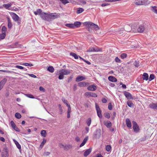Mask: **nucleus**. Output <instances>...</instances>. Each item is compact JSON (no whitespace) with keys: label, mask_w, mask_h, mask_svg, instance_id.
<instances>
[{"label":"nucleus","mask_w":157,"mask_h":157,"mask_svg":"<svg viewBox=\"0 0 157 157\" xmlns=\"http://www.w3.org/2000/svg\"><path fill=\"white\" fill-rule=\"evenodd\" d=\"M59 17V14L56 13H48V21L57 18Z\"/></svg>","instance_id":"nucleus-3"},{"label":"nucleus","mask_w":157,"mask_h":157,"mask_svg":"<svg viewBox=\"0 0 157 157\" xmlns=\"http://www.w3.org/2000/svg\"><path fill=\"white\" fill-rule=\"evenodd\" d=\"M105 116L107 118H109L110 117V114L109 113H106L105 114Z\"/></svg>","instance_id":"nucleus-58"},{"label":"nucleus","mask_w":157,"mask_h":157,"mask_svg":"<svg viewBox=\"0 0 157 157\" xmlns=\"http://www.w3.org/2000/svg\"><path fill=\"white\" fill-rule=\"evenodd\" d=\"M157 7L156 6H152V11L155 13L157 14V10L156 8Z\"/></svg>","instance_id":"nucleus-48"},{"label":"nucleus","mask_w":157,"mask_h":157,"mask_svg":"<svg viewBox=\"0 0 157 157\" xmlns=\"http://www.w3.org/2000/svg\"><path fill=\"white\" fill-rule=\"evenodd\" d=\"M23 47V46L21 44H19L18 42H16L13 44L10 45V48H22Z\"/></svg>","instance_id":"nucleus-9"},{"label":"nucleus","mask_w":157,"mask_h":157,"mask_svg":"<svg viewBox=\"0 0 157 157\" xmlns=\"http://www.w3.org/2000/svg\"><path fill=\"white\" fill-rule=\"evenodd\" d=\"M104 124L108 128H109L112 126L111 122L110 121H104Z\"/></svg>","instance_id":"nucleus-25"},{"label":"nucleus","mask_w":157,"mask_h":157,"mask_svg":"<svg viewBox=\"0 0 157 157\" xmlns=\"http://www.w3.org/2000/svg\"><path fill=\"white\" fill-rule=\"evenodd\" d=\"M89 85L88 82H81L78 83V86L79 87H85L88 86Z\"/></svg>","instance_id":"nucleus-17"},{"label":"nucleus","mask_w":157,"mask_h":157,"mask_svg":"<svg viewBox=\"0 0 157 157\" xmlns=\"http://www.w3.org/2000/svg\"><path fill=\"white\" fill-rule=\"evenodd\" d=\"M10 15L11 16L12 19L15 21H17L19 20V17L14 13L10 12Z\"/></svg>","instance_id":"nucleus-11"},{"label":"nucleus","mask_w":157,"mask_h":157,"mask_svg":"<svg viewBox=\"0 0 157 157\" xmlns=\"http://www.w3.org/2000/svg\"><path fill=\"white\" fill-rule=\"evenodd\" d=\"M3 6L6 9L9 10L10 7V4H4Z\"/></svg>","instance_id":"nucleus-53"},{"label":"nucleus","mask_w":157,"mask_h":157,"mask_svg":"<svg viewBox=\"0 0 157 157\" xmlns=\"http://www.w3.org/2000/svg\"><path fill=\"white\" fill-rule=\"evenodd\" d=\"M109 4H108V3H102L101 4V6L102 7H104L106 6L109 5Z\"/></svg>","instance_id":"nucleus-62"},{"label":"nucleus","mask_w":157,"mask_h":157,"mask_svg":"<svg viewBox=\"0 0 157 157\" xmlns=\"http://www.w3.org/2000/svg\"><path fill=\"white\" fill-rule=\"evenodd\" d=\"M92 149L90 148L86 150L84 153V155L85 157H86L88 156L91 152Z\"/></svg>","instance_id":"nucleus-21"},{"label":"nucleus","mask_w":157,"mask_h":157,"mask_svg":"<svg viewBox=\"0 0 157 157\" xmlns=\"http://www.w3.org/2000/svg\"><path fill=\"white\" fill-rule=\"evenodd\" d=\"M2 157H9L8 150L6 147H4L2 154Z\"/></svg>","instance_id":"nucleus-7"},{"label":"nucleus","mask_w":157,"mask_h":157,"mask_svg":"<svg viewBox=\"0 0 157 157\" xmlns=\"http://www.w3.org/2000/svg\"><path fill=\"white\" fill-rule=\"evenodd\" d=\"M91 122V119L90 118H88L86 121V123L87 125L88 126H90Z\"/></svg>","instance_id":"nucleus-37"},{"label":"nucleus","mask_w":157,"mask_h":157,"mask_svg":"<svg viewBox=\"0 0 157 157\" xmlns=\"http://www.w3.org/2000/svg\"><path fill=\"white\" fill-rule=\"evenodd\" d=\"M85 79V78L84 77L81 76H79L76 78V81L77 82H79Z\"/></svg>","instance_id":"nucleus-24"},{"label":"nucleus","mask_w":157,"mask_h":157,"mask_svg":"<svg viewBox=\"0 0 157 157\" xmlns=\"http://www.w3.org/2000/svg\"><path fill=\"white\" fill-rule=\"evenodd\" d=\"M87 89L89 90L94 91L97 89V86L94 85H91L89 86Z\"/></svg>","instance_id":"nucleus-15"},{"label":"nucleus","mask_w":157,"mask_h":157,"mask_svg":"<svg viewBox=\"0 0 157 157\" xmlns=\"http://www.w3.org/2000/svg\"><path fill=\"white\" fill-rule=\"evenodd\" d=\"M115 61L116 62L121 63V60L118 57L115 58Z\"/></svg>","instance_id":"nucleus-59"},{"label":"nucleus","mask_w":157,"mask_h":157,"mask_svg":"<svg viewBox=\"0 0 157 157\" xmlns=\"http://www.w3.org/2000/svg\"><path fill=\"white\" fill-rule=\"evenodd\" d=\"M10 124L13 128L15 131L18 132H19L20 131V129L16 126L15 124L13 121H10Z\"/></svg>","instance_id":"nucleus-12"},{"label":"nucleus","mask_w":157,"mask_h":157,"mask_svg":"<svg viewBox=\"0 0 157 157\" xmlns=\"http://www.w3.org/2000/svg\"><path fill=\"white\" fill-rule=\"evenodd\" d=\"M106 149L107 151H109L111 148V147L110 145H107L106 147Z\"/></svg>","instance_id":"nucleus-51"},{"label":"nucleus","mask_w":157,"mask_h":157,"mask_svg":"<svg viewBox=\"0 0 157 157\" xmlns=\"http://www.w3.org/2000/svg\"><path fill=\"white\" fill-rule=\"evenodd\" d=\"M46 139L45 138H44L43 140L42 141V142L40 145V147H41V148H42L44 145V144L46 143Z\"/></svg>","instance_id":"nucleus-36"},{"label":"nucleus","mask_w":157,"mask_h":157,"mask_svg":"<svg viewBox=\"0 0 157 157\" xmlns=\"http://www.w3.org/2000/svg\"><path fill=\"white\" fill-rule=\"evenodd\" d=\"M95 108L97 111L98 116L100 118H102V116L101 113V111L99 105H97V103H96L95 104Z\"/></svg>","instance_id":"nucleus-8"},{"label":"nucleus","mask_w":157,"mask_h":157,"mask_svg":"<svg viewBox=\"0 0 157 157\" xmlns=\"http://www.w3.org/2000/svg\"><path fill=\"white\" fill-rule=\"evenodd\" d=\"M42 12V10L40 9H37L36 11H34V13L36 15H40Z\"/></svg>","instance_id":"nucleus-28"},{"label":"nucleus","mask_w":157,"mask_h":157,"mask_svg":"<svg viewBox=\"0 0 157 157\" xmlns=\"http://www.w3.org/2000/svg\"><path fill=\"white\" fill-rule=\"evenodd\" d=\"M84 11V9L81 8H78L77 9V13L79 14Z\"/></svg>","instance_id":"nucleus-38"},{"label":"nucleus","mask_w":157,"mask_h":157,"mask_svg":"<svg viewBox=\"0 0 157 157\" xmlns=\"http://www.w3.org/2000/svg\"><path fill=\"white\" fill-rule=\"evenodd\" d=\"M81 24V22L79 21H76L75 22L74 24V28L75 27L77 28L79 27L80 26Z\"/></svg>","instance_id":"nucleus-31"},{"label":"nucleus","mask_w":157,"mask_h":157,"mask_svg":"<svg viewBox=\"0 0 157 157\" xmlns=\"http://www.w3.org/2000/svg\"><path fill=\"white\" fill-rule=\"evenodd\" d=\"M6 36L5 33H2L0 34V39H3L5 38Z\"/></svg>","instance_id":"nucleus-46"},{"label":"nucleus","mask_w":157,"mask_h":157,"mask_svg":"<svg viewBox=\"0 0 157 157\" xmlns=\"http://www.w3.org/2000/svg\"><path fill=\"white\" fill-rule=\"evenodd\" d=\"M127 104L128 106L130 107H133L134 106L133 103L130 101L127 102Z\"/></svg>","instance_id":"nucleus-43"},{"label":"nucleus","mask_w":157,"mask_h":157,"mask_svg":"<svg viewBox=\"0 0 157 157\" xmlns=\"http://www.w3.org/2000/svg\"><path fill=\"white\" fill-rule=\"evenodd\" d=\"M62 2L63 4H67L68 3V1L67 0H59Z\"/></svg>","instance_id":"nucleus-57"},{"label":"nucleus","mask_w":157,"mask_h":157,"mask_svg":"<svg viewBox=\"0 0 157 157\" xmlns=\"http://www.w3.org/2000/svg\"><path fill=\"white\" fill-rule=\"evenodd\" d=\"M148 75L146 73H144L143 75V80L147 81L148 79Z\"/></svg>","instance_id":"nucleus-29"},{"label":"nucleus","mask_w":157,"mask_h":157,"mask_svg":"<svg viewBox=\"0 0 157 157\" xmlns=\"http://www.w3.org/2000/svg\"><path fill=\"white\" fill-rule=\"evenodd\" d=\"M62 100L63 102L68 107V108L71 107L70 105L69 104V103L65 99L64 97L62 98Z\"/></svg>","instance_id":"nucleus-22"},{"label":"nucleus","mask_w":157,"mask_h":157,"mask_svg":"<svg viewBox=\"0 0 157 157\" xmlns=\"http://www.w3.org/2000/svg\"><path fill=\"white\" fill-rule=\"evenodd\" d=\"M65 26L71 28H74V24H66Z\"/></svg>","instance_id":"nucleus-41"},{"label":"nucleus","mask_w":157,"mask_h":157,"mask_svg":"<svg viewBox=\"0 0 157 157\" xmlns=\"http://www.w3.org/2000/svg\"><path fill=\"white\" fill-rule=\"evenodd\" d=\"M14 67L18 68L20 69H24V67H23L21 66L15 65L13 67V65L12 66L10 65V69L12 68V70H13L14 69L13 68V67Z\"/></svg>","instance_id":"nucleus-33"},{"label":"nucleus","mask_w":157,"mask_h":157,"mask_svg":"<svg viewBox=\"0 0 157 157\" xmlns=\"http://www.w3.org/2000/svg\"><path fill=\"white\" fill-rule=\"evenodd\" d=\"M124 95L128 99H133V98L131 94L129 92H125L124 93Z\"/></svg>","instance_id":"nucleus-16"},{"label":"nucleus","mask_w":157,"mask_h":157,"mask_svg":"<svg viewBox=\"0 0 157 157\" xmlns=\"http://www.w3.org/2000/svg\"><path fill=\"white\" fill-rule=\"evenodd\" d=\"M109 80L112 82H116L117 81V79L115 77L112 76H110L108 77Z\"/></svg>","instance_id":"nucleus-27"},{"label":"nucleus","mask_w":157,"mask_h":157,"mask_svg":"<svg viewBox=\"0 0 157 157\" xmlns=\"http://www.w3.org/2000/svg\"><path fill=\"white\" fill-rule=\"evenodd\" d=\"M54 70V68L52 66H49L47 68V70L51 73L53 72Z\"/></svg>","instance_id":"nucleus-34"},{"label":"nucleus","mask_w":157,"mask_h":157,"mask_svg":"<svg viewBox=\"0 0 157 157\" xmlns=\"http://www.w3.org/2000/svg\"><path fill=\"white\" fill-rule=\"evenodd\" d=\"M7 81V79L4 78L0 82V91L2 89Z\"/></svg>","instance_id":"nucleus-14"},{"label":"nucleus","mask_w":157,"mask_h":157,"mask_svg":"<svg viewBox=\"0 0 157 157\" xmlns=\"http://www.w3.org/2000/svg\"><path fill=\"white\" fill-rule=\"evenodd\" d=\"M50 154V152H49L46 151L45 152L44 154V156H48Z\"/></svg>","instance_id":"nucleus-60"},{"label":"nucleus","mask_w":157,"mask_h":157,"mask_svg":"<svg viewBox=\"0 0 157 157\" xmlns=\"http://www.w3.org/2000/svg\"><path fill=\"white\" fill-rule=\"evenodd\" d=\"M108 108L109 110H112L113 108V106L111 103L110 102L109 103Z\"/></svg>","instance_id":"nucleus-55"},{"label":"nucleus","mask_w":157,"mask_h":157,"mask_svg":"<svg viewBox=\"0 0 157 157\" xmlns=\"http://www.w3.org/2000/svg\"><path fill=\"white\" fill-rule=\"evenodd\" d=\"M101 49H95L94 48H90L89 49L87 50V52H98L101 51Z\"/></svg>","instance_id":"nucleus-19"},{"label":"nucleus","mask_w":157,"mask_h":157,"mask_svg":"<svg viewBox=\"0 0 157 157\" xmlns=\"http://www.w3.org/2000/svg\"><path fill=\"white\" fill-rule=\"evenodd\" d=\"M26 75H28L30 76V77L34 78H37V77L35 75H34L33 74H29V73H27L26 74Z\"/></svg>","instance_id":"nucleus-56"},{"label":"nucleus","mask_w":157,"mask_h":157,"mask_svg":"<svg viewBox=\"0 0 157 157\" xmlns=\"http://www.w3.org/2000/svg\"><path fill=\"white\" fill-rule=\"evenodd\" d=\"M71 112V108H68L67 111V117L68 118H69L70 117V114Z\"/></svg>","instance_id":"nucleus-35"},{"label":"nucleus","mask_w":157,"mask_h":157,"mask_svg":"<svg viewBox=\"0 0 157 157\" xmlns=\"http://www.w3.org/2000/svg\"><path fill=\"white\" fill-rule=\"evenodd\" d=\"M101 130L97 129L94 132L93 134V137L95 139H99L101 137Z\"/></svg>","instance_id":"nucleus-4"},{"label":"nucleus","mask_w":157,"mask_h":157,"mask_svg":"<svg viewBox=\"0 0 157 157\" xmlns=\"http://www.w3.org/2000/svg\"><path fill=\"white\" fill-rule=\"evenodd\" d=\"M127 56V54L125 53H123L121 55L120 57L122 59H124L126 58Z\"/></svg>","instance_id":"nucleus-47"},{"label":"nucleus","mask_w":157,"mask_h":157,"mask_svg":"<svg viewBox=\"0 0 157 157\" xmlns=\"http://www.w3.org/2000/svg\"><path fill=\"white\" fill-rule=\"evenodd\" d=\"M21 65L25 66H30L31 67L33 66V65L31 63H24L22 64H21Z\"/></svg>","instance_id":"nucleus-44"},{"label":"nucleus","mask_w":157,"mask_h":157,"mask_svg":"<svg viewBox=\"0 0 157 157\" xmlns=\"http://www.w3.org/2000/svg\"><path fill=\"white\" fill-rule=\"evenodd\" d=\"M83 24L86 27H93L95 30H97L99 29V27L97 25L91 22H85L83 23Z\"/></svg>","instance_id":"nucleus-2"},{"label":"nucleus","mask_w":157,"mask_h":157,"mask_svg":"<svg viewBox=\"0 0 157 157\" xmlns=\"http://www.w3.org/2000/svg\"><path fill=\"white\" fill-rule=\"evenodd\" d=\"M13 141L16 145L17 148L20 150H21V145L18 143V142L14 139H13Z\"/></svg>","instance_id":"nucleus-23"},{"label":"nucleus","mask_w":157,"mask_h":157,"mask_svg":"<svg viewBox=\"0 0 157 157\" xmlns=\"http://www.w3.org/2000/svg\"><path fill=\"white\" fill-rule=\"evenodd\" d=\"M77 89V86L76 84H74L73 86V90L74 91H75Z\"/></svg>","instance_id":"nucleus-63"},{"label":"nucleus","mask_w":157,"mask_h":157,"mask_svg":"<svg viewBox=\"0 0 157 157\" xmlns=\"http://www.w3.org/2000/svg\"><path fill=\"white\" fill-rule=\"evenodd\" d=\"M142 0H136L135 3L138 5H142Z\"/></svg>","instance_id":"nucleus-40"},{"label":"nucleus","mask_w":157,"mask_h":157,"mask_svg":"<svg viewBox=\"0 0 157 157\" xmlns=\"http://www.w3.org/2000/svg\"><path fill=\"white\" fill-rule=\"evenodd\" d=\"M155 77V76L154 74H151L150 75V77L149 78V81H151L152 80H153L154 79Z\"/></svg>","instance_id":"nucleus-49"},{"label":"nucleus","mask_w":157,"mask_h":157,"mask_svg":"<svg viewBox=\"0 0 157 157\" xmlns=\"http://www.w3.org/2000/svg\"><path fill=\"white\" fill-rule=\"evenodd\" d=\"M88 139V137L87 136L83 140L82 143L80 144V147H81L83 146L87 141Z\"/></svg>","instance_id":"nucleus-30"},{"label":"nucleus","mask_w":157,"mask_h":157,"mask_svg":"<svg viewBox=\"0 0 157 157\" xmlns=\"http://www.w3.org/2000/svg\"><path fill=\"white\" fill-rule=\"evenodd\" d=\"M70 55L74 57V58L76 59H78V57L77 55L74 53L71 52L70 53Z\"/></svg>","instance_id":"nucleus-39"},{"label":"nucleus","mask_w":157,"mask_h":157,"mask_svg":"<svg viewBox=\"0 0 157 157\" xmlns=\"http://www.w3.org/2000/svg\"><path fill=\"white\" fill-rule=\"evenodd\" d=\"M15 117L17 119H20L21 117V114L19 113H16L15 114Z\"/></svg>","instance_id":"nucleus-42"},{"label":"nucleus","mask_w":157,"mask_h":157,"mask_svg":"<svg viewBox=\"0 0 157 157\" xmlns=\"http://www.w3.org/2000/svg\"><path fill=\"white\" fill-rule=\"evenodd\" d=\"M41 134L44 137L46 136V131L45 130H42L41 131Z\"/></svg>","instance_id":"nucleus-45"},{"label":"nucleus","mask_w":157,"mask_h":157,"mask_svg":"<svg viewBox=\"0 0 157 157\" xmlns=\"http://www.w3.org/2000/svg\"><path fill=\"white\" fill-rule=\"evenodd\" d=\"M25 95L27 97H28L29 98H34V97L32 94H25Z\"/></svg>","instance_id":"nucleus-54"},{"label":"nucleus","mask_w":157,"mask_h":157,"mask_svg":"<svg viewBox=\"0 0 157 157\" xmlns=\"http://www.w3.org/2000/svg\"><path fill=\"white\" fill-rule=\"evenodd\" d=\"M149 106L151 109H157V103H152L150 104Z\"/></svg>","instance_id":"nucleus-18"},{"label":"nucleus","mask_w":157,"mask_h":157,"mask_svg":"<svg viewBox=\"0 0 157 157\" xmlns=\"http://www.w3.org/2000/svg\"><path fill=\"white\" fill-rule=\"evenodd\" d=\"M85 95L88 97H97V95L96 94L91 92H86L85 93Z\"/></svg>","instance_id":"nucleus-13"},{"label":"nucleus","mask_w":157,"mask_h":157,"mask_svg":"<svg viewBox=\"0 0 157 157\" xmlns=\"http://www.w3.org/2000/svg\"><path fill=\"white\" fill-rule=\"evenodd\" d=\"M134 65L137 67H138L140 66L139 62L136 60L134 63Z\"/></svg>","instance_id":"nucleus-50"},{"label":"nucleus","mask_w":157,"mask_h":157,"mask_svg":"<svg viewBox=\"0 0 157 157\" xmlns=\"http://www.w3.org/2000/svg\"><path fill=\"white\" fill-rule=\"evenodd\" d=\"M59 147L61 148H63L64 149L65 145L62 143H60L59 144Z\"/></svg>","instance_id":"nucleus-61"},{"label":"nucleus","mask_w":157,"mask_h":157,"mask_svg":"<svg viewBox=\"0 0 157 157\" xmlns=\"http://www.w3.org/2000/svg\"><path fill=\"white\" fill-rule=\"evenodd\" d=\"M132 124L134 131L136 133L139 132L140 129L136 122L134 121H133Z\"/></svg>","instance_id":"nucleus-5"},{"label":"nucleus","mask_w":157,"mask_h":157,"mask_svg":"<svg viewBox=\"0 0 157 157\" xmlns=\"http://www.w3.org/2000/svg\"><path fill=\"white\" fill-rule=\"evenodd\" d=\"M71 72L70 70L65 69H61L57 71L56 73V75H59L58 78L60 80L63 79L64 78V75H69Z\"/></svg>","instance_id":"nucleus-1"},{"label":"nucleus","mask_w":157,"mask_h":157,"mask_svg":"<svg viewBox=\"0 0 157 157\" xmlns=\"http://www.w3.org/2000/svg\"><path fill=\"white\" fill-rule=\"evenodd\" d=\"M126 123L127 127L129 128L132 127V124L130 119L128 118H126Z\"/></svg>","instance_id":"nucleus-20"},{"label":"nucleus","mask_w":157,"mask_h":157,"mask_svg":"<svg viewBox=\"0 0 157 157\" xmlns=\"http://www.w3.org/2000/svg\"><path fill=\"white\" fill-rule=\"evenodd\" d=\"M142 5L146 6L149 4L150 2L148 0H142Z\"/></svg>","instance_id":"nucleus-32"},{"label":"nucleus","mask_w":157,"mask_h":157,"mask_svg":"<svg viewBox=\"0 0 157 157\" xmlns=\"http://www.w3.org/2000/svg\"><path fill=\"white\" fill-rule=\"evenodd\" d=\"M73 146L72 145L70 144H66L65 145L64 150H68L69 149L72 148Z\"/></svg>","instance_id":"nucleus-26"},{"label":"nucleus","mask_w":157,"mask_h":157,"mask_svg":"<svg viewBox=\"0 0 157 157\" xmlns=\"http://www.w3.org/2000/svg\"><path fill=\"white\" fill-rule=\"evenodd\" d=\"M7 30L5 26H3L2 27V33H5Z\"/></svg>","instance_id":"nucleus-52"},{"label":"nucleus","mask_w":157,"mask_h":157,"mask_svg":"<svg viewBox=\"0 0 157 157\" xmlns=\"http://www.w3.org/2000/svg\"><path fill=\"white\" fill-rule=\"evenodd\" d=\"M95 157H103V156L100 154H98L96 155Z\"/></svg>","instance_id":"nucleus-64"},{"label":"nucleus","mask_w":157,"mask_h":157,"mask_svg":"<svg viewBox=\"0 0 157 157\" xmlns=\"http://www.w3.org/2000/svg\"><path fill=\"white\" fill-rule=\"evenodd\" d=\"M145 25L143 24L140 25L137 29V31L139 33H142L145 30Z\"/></svg>","instance_id":"nucleus-10"},{"label":"nucleus","mask_w":157,"mask_h":157,"mask_svg":"<svg viewBox=\"0 0 157 157\" xmlns=\"http://www.w3.org/2000/svg\"><path fill=\"white\" fill-rule=\"evenodd\" d=\"M48 13L42 12L40 15V17L43 20L48 21Z\"/></svg>","instance_id":"nucleus-6"}]
</instances>
